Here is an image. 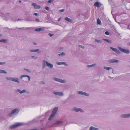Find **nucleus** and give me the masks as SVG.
<instances>
[{"label": "nucleus", "instance_id": "f257e3e1", "mask_svg": "<svg viewBox=\"0 0 130 130\" xmlns=\"http://www.w3.org/2000/svg\"><path fill=\"white\" fill-rule=\"evenodd\" d=\"M19 111V109L18 108L12 110L11 112L9 114V116L10 117H12L14 115L18 114Z\"/></svg>", "mask_w": 130, "mask_h": 130}, {"label": "nucleus", "instance_id": "f03ea898", "mask_svg": "<svg viewBox=\"0 0 130 130\" xmlns=\"http://www.w3.org/2000/svg\"><path fill=\"white\" fill-rule=\"evenodd\" d=\"M5 78L8 80L12 81L13 82L19 83V79L17 77H6Z\"/></svg>", "mask_w": 130, "mask_h": 130}, {"label": "nucleus", "instance_id": "7ed1b4c3", "mask_svg": "<svg viewBox=\"0 0 130 130\" xmlns=\"http://www.w3.org/2000/svg\"><path fill=\"white\" fill-rule=\"evenodd\" d=\"M118 48L120 51L122 52H123L126 54H128L130 53L129 50L128 49H126L125 48H123L119 46L118 47Z\"/></svg>", "mask_w": 130, "mask_h": 130}, {"label": "nucleus", "instance_id": "20e7f679", "mask_svg": "<svg viewBox=\"0 0 130 130\" xmlns=\"http://www.w3.org/2000/svg\"><path fill=\"white\" fill-rule=\"evenodd\" d=\"M53 79L56 81L60 82L62 83H64L66 82V81L65 80H63L61 79L56 77L54 78Z\"/></svg>", "mask_w": 130, "mask_h": 130}, {"label": "nucleus", "instance_id": "39448f33", "mask_svg": "<svg viewBox=\"0 0 130 130\" xmlns=\"http://www.w3.org/2000/svg\"><path fill=\"white\" fill-rule=\"evenodd\" d=\"M22 125V124L21 123H19L17 124L13 125L10 127V129L14 128L18 126H21Z\"/></svg>", "mask_w": 130, "mask_h": 130}, {"label": "nucleus", "instance_id": "423d86ee", "mask_svg": "<svg viewBox=\"0 0 130 130\" xmlns=\"http://www.w3.org/2000/svg\"><path fill=\"white\" fill-rule=\"evenodd\" d=\"M73 110L76 112L80 111V112H84L83 110L81 108H77L76 107H74L73 109Z\"/></svg>", "mask_w": 130, "mask_h": 130}, {"label": "nucleus", "instance_id": "0eeeda50", "mask_svg": "<svg viewBox=\"0 0 130 130\" xmlns=\"http://www.w3.org/2000/svg\"><path fill=\"white\" fill-rule=\"evenodd\" d=\"M77 93L82 95H85L86 96H89V94L86 93L85 92H83L82 91H77Z\"/></svg>", "mask_w": 130, "mask_h": 130}, {"label": "nucleus", "instance_id": "6e6552de", "mask_svg": "<svg viewBox=\"0 0 130 130\" xmlns=\"http://www.w3.org/2000/svg\"><path fill=\"white\" fill-rule=\"evenodd\" d=\"M110 48L113 51L115 52L116 53L118 54H120L121 53L116 48H114L111 47H110Z\"/></svg>", "mask_w": 130, "mask_h": 130}, {"label": "nucleus", "instance_id": "1a4fd4ad", "mask_svg": "<svg viewBox=\"0 0 130 130\" xmlns=\"http://www.w3.org/2000/svg\"><path fill=\"white\" fill-rule=\"evenodd\" d=\"M53 93L55 95L60 96H62L63 95V93L62 92H53Z\"/></svg>", "mask_w": 130, "mask_h": 130}, {"label": "nucleus", "instance_id": "9d476101", "mask_svg": "<svg viewBox=\"0 0 130 130\" xmlns=\"http://www.w3.org/2000/svg\"><path fill=\"white\" fill-rule=\"evenodd\" d=\"M108 62L110 63H117L119 62L118 60L116 59H111L109 60Z\"/></svg>", "mask_w": 130, "mask_h": 130}, {"label": "nucleus", "instance_id": "9b49d317", "mask_svg": "<svg viewBox=\"0 0 130 130\" xmlns=\"http://www.w3.org/2000/svg\"><path fill=\"white\" fill-rule=\"evenodd\" d=\"M47 61L44 60H42V69H44L46 67V65H47Z\"/></svg>", "mask_w": 130, "mask_h": 130}, {"label": "nucleus", "instance_id": "f8f14e48", "mask_svg": "<svg viewBox=\"0 0 130 130\" xmlns=\"http://www.w3.org/2000/svg\"><path fill=\"white\" fill-rule=\"evenodd\" d=\"M32 5L34 6V8L35 9H39L41 7V6L40 5H38L36 4L35 3H33L32 4Z\"/></svg>", "mask_w": 130, "mask_h": 130}, {"label": "nucleus", "instance_id": "ddd939ff", "mask_svg": "<svg viewBox=\"0 0 130 130\" xmlns=\"http://www.w3.org/2000/svg\"><path fill=\"white\" fill-rule=\"evenodd\" d=\"M17 91L18 92L22 94L26 92L27 91L25 89H24L22 90H21L19 89H18L17 90Z\"/></svg>", "mask_w": 130, "mask_h": 130}, {"label": "nucleus", "instance_id": "4468645a", "mask_svg": "<svg viewBox=\"0 0 130 130\" xmlns=\"http://www.w3.org/2000/svg\"><path fill=\"white\" fill-rule=\"evenodd\" d=\"M56 63L58 65H60L61 64H64L65 66H68V64L64 62H56Z\"/></svg>", "mask_w": 130, "mask_h": 130}, {"label": "nucleus", "instance_id": "2eb2a0df", "mask_svg": "<svg viewBox=\"0 0 130 130\" xmlns=\"http://www.w3.org/2000/svg\"><path fill=\"white\" fill-rule=\"evenodd\" d=\"M27 77L28 78V81L30 80L31 78L30 77L27 75H22L20 77V78L22 79L23 77Z\"/></svg>", "mask_w": 130, "mask_h": 130}, {"label": "nucleus", "instance_id": "dca6fc26", "mask_svg": "<svg viewBox=\"0 0 130 130\" xmlns=\"http://www.w3.org/2000/svg\"><path fill=\"white\" fill-rule=\"evenodd\" d=\"M103 68L104 69L107 70H109L110 69L111 70H112L111 72L112 73H113V69L112 68L109 67H106L104 66V67Z\"/></svg>", "mask_w": 130, "mask_h": 130}, {"label": "nucleus", "instance_id": "f3484780", "mask_svg": "<svg viewBox=\"0 0 130 130\" xmlns=\"http://www.w3.org/2000/svg\"><path fill=\"white\" fill-rule=\"evenodd\" d=\"M39 51V49H37L36 50H30V52L34 53L37 52L38 53H39L40 52Z\"/></svg>", "mask_w": 130, "mask_h": 130}, {"label": "nucleus", "instance_id": "a211bd4d", "mask_svg": "<svg viewBox=\"0 0 130 130\" xmlns=\"http://www.w3.org/2000/svg\"><path fill=\"white\" fill-rule=\"evenodd\" d=\"M58 109V108L57 107H55L53 109L52 112V113L54 115L55 114Z\"/></svg>", "mask_w": 130, "mask_h": 130}, {"label": "nucleus", "instance_id": "6ab92c4d", "mask_svg": "<svg viewBox=\"0 0 130 130\" xmlns=\"http://www.w3.org/2000/svg\"><path fill=\"white\" fill-rule=\"evenodd\" d=\"M94 5L98 7H99L101 6V4L100 3L97 2L94 3Z\"/></svg>", "mask_w": 130, "mask_h": 130}, {"label": "nucleus", "instance_id": "aec40b11", "mask_svg": "<svg viewBox=\"0 0 130 130\" xmlns=\"http://www.w3.org/2000/svg\"><path fill=\"white\" fill-rule=\"evenodd\" d=\"M120 117L121 118H128L127 114H123L120 115Z\"/></svg>", "mask_w": 130, "mask_h": 130}, {"label": "nucleus", "instance_id": "412c9836", "mask_svg": "<svg viewBox=\"0 0 130 130\" xmlns=\"http://www.w3.org/2000/svg\"><path fill=\"white\" fill-rule=\"evenodd\" d=\"M46 66L50 69L52 68L53 67V65L52 64H51L48 62L47 63Z\"/></svg>", "mask_w": 130, "mask_h": 130}, {"label": "nucleus", "instance_id": "4be33fe9", "mask_svg": "<svg viewBox=\"0 0 130 130\" xmlns=\"http://www.w3.org/2000/svg\"><path fill=\"white\" fill-rule=\"evenodd\" d=\"M57 123L59 125H64V122L63 121H57Z\"/></svg>", "mask_w": 130, "mask_h": 130}, {"label": "nucleus", "instance_id": "5701e85b", "mask_svg": "<svg viewBox=\"0 0 130 130\" xmlns=\"http://www.w3.org/2000/svg\"><path fill=\"white\" fill-rule=\"evenodd\" d=\"M44 30V28H39L36 29L35 30L37 32H40V31H43Z\"/></svg>", "mask_w": 130, "mask_h": 130}, {"label": "nucleus", "instance_id": "b1692460", "mask_svg": "<svg viewBox=\"0 0 130 130\" xmlns=\"http://www.w3.org/2000/svg\"><path fill=\"white\" fill-rule=\"evenodd\" d=\"M55 115L51 113V114L50 115L49 117L48 118V120H51L54 116Z\"/></svg>", "mask_w": 130, "mask_h": 130}, {"label": "nucleus", "instance_id": "393cba45", "mask_svg": "<svg viewBox=\"0 0 130 130\" xmlns=\"http://www.w3.org/2000/svg\"><path fill=\"white\" fill-rule=\"evenodd\" d=\"M89 130H99V129L93 126H91L90 127Z\"/></svg>", "mask_w": 130, "mask_h": 130}, {"label": "nucleus", "instance_id": "a878e982", "mask_svg": "<svg viewBox=\"0 0 130 130\" xmlns=\"http://www.w3.org/2000/svg\"><path fill=\"white\" fill-rule=\"evenodd\" d=\"M96 65V63H94L91 65H88L87 66V67L89 68H91L92 67H95Z\"/></svg>", "mask_w": 130, "mask_h": 130}, {"label": "nucleus", "instance_id": "bb28decb", "mask_svg": "<svg viewBox=\"0 0 130 130\" xmlns=\"http://www.w3.org/2000/svg\"><path fill=\"white\" fill-rule=\"evenodd\" d=\"M65 20L69 22H71L72 21V20L71 19L67 17L65 18Z\"/></svg>", "mask_w": 130, "mask_h": 130}, {"label": "nucleus", "instance_id": "cd10ccee", "mask_svg": "<svg viewBox=\"0 0 130 130\" xmlns=\"http://www.w3.org/2000/svg\"><path fill=\"white\" fill-rule=\"evenodd\" d=\"M103 40L110 43H111V41L110 40H109L107 39H103Z\"/></svg>", "mask_w": 130, "mask_h": 130}, {"label": "nucleus", "instance_id": "c85d7f7f", "mask_svg": "<svg viewBox=\"0 0 130 130\" xmlns=\"http://www.w3.org/2000/svg\"><path fill=\"white\" fill-rule=\"evenodd\" d=\"M2 73L6 74L7 73V72L5 70H1V74Z\"/></svg>", "mask_w": 130, "mask_h": 130}, {"label": "nucleus", "instance_id": "c756f323", "mask_svg": "<svg viewBox=\"0 0 130 130\" xmlns=\"http://www.w3.org/2000/svg\"><path fill=\"white\" fill-rule=\"evenodd\" d=\"M97 23L98 24H101V21L99 18L97 20Z\"/></svg>", "mask_w": 130, "mask_h": 130}, {"label": "nucleus", "instance_id": "7c9ffc66", "mask_svg": "<svg viewBox=\"0 0 130 130\" xmlns=\"http://www.w3.org/2000/svg\"><path fill=\"white\" fill-rule=\"evenodd\" d=\"M95 40L96 42H97L100 43H101L102 42V41L100 40H97V39H95Z\"/></svg>", "mask_w": 130, "mask_h": 130}, {"label": "nucleus", "instance_id": "2f4dec72", "mask_svg": "<svg viewBox=\"0 0 130 130\" xmlns=\"http://www.w3.org/2000/svg\"><path fill=\"white\" fill-rule=\"evenodd\" d=\"M6 39H2L0 40V42H3L4 43H6Z\"/></svg>", "mask_w": 130, "mask_h": 130}, {"label": "nucleus", "instance_id": "473e14b6", "mask_svg": "<svg viewBox=\"0 0 130 130\" xmlns=\"http://www.w3.org/2000/svg\"><path fill=\"white\" fill-rule=\"evenodd\" d=\"M65 55V54L64 52H62L61 54H58V55L59 56H63V55Z\"/></svg>", "mask_w": 130, "mask_h": 130}, {"label": "nucleus", "instance_id": "72a5a7b5", "mask_svg": "<svg viewBox=\"0 0 130 130\" xmlns=\"http://www.w3.org/2000/svg\"><path fill=\"white\" fill-rule=\"evenodd\" d=\"M31 57L32 58L34 59H37L38 57H35L34 56H31Z\"/></svg>", "mask_w": 130, "mask_h": 130}, {"label": "nucleus", "instance_id": "f704fd0d", "mask_svg": "<svg viewBox=\"0 0 130 130\" xmlns=\"http://www.w3.org/2000/svg\"><path fill=\"white\" fill-rule=\"evenodd\" d=\"M24 70L27 71V72H31V71L30 70H29V69H24Z\"/></svg>", "mask_w": 130, "mask_h": 130}, {"label": "nucleus", "instance_id": "c9c22d12", "mask_svg": "<svg viewBox=\"0 0 130 130\" xmlns=\"http://www.w3.org/2000/svg\"><path fill=\"white\" fill-rule=\"evenodd\" d=\"M48 35L50 36V37H52L54 35V34H52L51 33H49L48 34Z\"/></svg>", "mask_w": 130, "mask_h": 130}, {"label": "nucleus", "instance_id": "e433bc0d", "mask_svg": "<svg viewBox=\"0 0 130 130\" xmlns=\"http://www.w3.org/2000/svg\"><path fill=\"white\" fill-rule=\"evenodd\" d=\"M105 34L107 35H109V32L107 31H106Z\"/></svg>", "mask_w": 130, "mask_h": 130}, {"label": "nucleus", "instance_id": "4c0bfd02", "mask_svg": "<svg viewBox=\"0 0 130 130\" xmlns=\"http://www.w3.org/2000/svg\"><path fill=\"white\" fill-rule=\"evenodd\" d=\"M64 9H61L59 10V11L60 12H63L64 11Z\"/></svg>", "mask_w": 130, "mask_h": 130}, {"label": "nucleus", "instance_id": "58836bf2", "mask_svg": "<svg viewBox=\"0 0 130 130\" xmlns=\"http://www.w3.org/2000/svg\"><path fill=\"white\" fill-rule=\"evenodd\" d=\"M5 62H0V65H3V64H5Z\"/></svg>", "mask_w": 130, "mask_h": 130}, {"label": "nucleus", "instance_id": "ea45409f", "mask_svg": "<svg viewBox=\"0 0 130 130\" xmlns=\"http://www.w3.org/2000/svg\"><path fill=\"white\" fill-rule=\"evenodd\" d=\"M127 28L130 30V24H128L127 26Z\"/></svg>", "mask_w": 130, "mask_h": 130}, {"label": "nucleus", "instance_id": "a19ab883", "mask_svg": "<svg viewBox=\"0 0 130 130\" xmlns=\"http://www.w3.org/2000/svg\"><path fill=\"white\" fill-rule=\"evenodd\" d=\"M78 46L79 47H81V48H84V46H83L81 45H79Z\"/></svg>", "mask_w": 130, "mask_h": 130}, {"label": "nucleus", "instance_id": "79ce46f5", "mask_svg": "<svg viewBox=\"0 0 130 130\" xmlns=\"http://www.w3.org/2000/svg\"><path fill=\"white\" fill-rule=\"evenodd\" d=\"M53 1V0H49L47 2L48 3H51Z\"/></svg>", "mask_w": 130, "mask_h": 130}, {"label": "nucleus", "instance_id": "37998d69", "mask_svg": "<svg viewBox=\"0 0 130 130\" xmlns=\"http://www.w3.org/2000/svg\"><path fill=\"white\" fill-rule=\"evenodd\" d=\"M35 20L37 22H39L40 21V20L38 19H35Z\"/></svg>", "mask_w": 130, "mask_h": 130}, {"label": "nucleus", "instance_id": "c03bdc74", "mask_svg": "<svg viewBox=\"0 0 130 130\" xmlns=\"http://www.w3.org/2000/svg\"><path fill=\"white\" fill-rule=\"evenodd\" d=\"M34 15L35 16H38L39 15V14L38 13H35L34 14Z\"/></svg>", "mask_w": 130, "mask_h": 130}, {"label": "nucleus", "instance_id": "a18cd8bd", "mask_svg": "<svg viewBox=\"0 0 130 130\" xmlns=\"http://www.w3.org/2000/svg\"><path fill=\"white\" fill-rule=\"evenodd\" d=\"M45 9L47 10H48L49 9V8L48 7H46L45 8Z\"/></svg>", "mask_w": 130, "mask_h": 130}, {"label": "nucleus", "instance_id": "49530a36", "mask_svg": "<svg viewBox=\"0 0 130 130\" xmlns=\"http://www.w3.org/2000/svg\"><path fill=\"white\" fill-rule=\"evenodd\" d=\"M128 118L130 117V113L127 114Z\"/></svg>", "mask_w": 130, "mask_h": 130}, {"label": "nucleus", "instance_id": "de8ad7c7", "mask_svg": "<svg viewBox=\"0 0 130 130\" xmlns=\"http://www.w3.org/2000/svg\"><path fill=\"white\" fill-rule=\"evenodd\" d=\"M61 19V17H60L58 20V21H59Z\"/></svg>", "mask_w": 130, "mask_h": 130}, {"label": "nucleus", "instance_id": "09e8293b", "mask_svg": "<svg viewBox=\"0 0 130 130\" xmlns=\"http://www.w3.org/2000/svg\"><path fill=\"white\" fill-rule=\"evenodd\" d=\"M11 20H13V21H16V20H15L14 19H11Z\"/></svg>", "mask_w": 130, "mask_h": 130}, {"label": "nucleus", "instance_id": "8fccbe9b", "mask_svg": "<svg viewBox=\"0 0 130 130\" xmlns=\"http://www.w3.org/2000/svg\"><path fill=\"white\" fill-rule=\"evenodd\" d=\"M20 29H22V30H24L25 29V28L24 27L22 28H20Z\"/></svg>", "mask_w": 130, "mask_h": 130}, {"label": "nucleus", "instance_id": "3c124183", "mask_svg": "<svg viewBox=\"0 0 130 130\" xmlns=\"http://www.w3.org/2000/svg\"><path fill=\"white\" fill-rule=\"evenodd\" d=\"M21 19H18V21H21Z\"/></svg>", "mask_w": 130, "mask_h": 130}, {"label": "nucleus", "instance_id": "603ef678", "mask_svg": "<svg viewBox=\"0 0 130 130\" xmlns=\"http://www.w3.org/2000/svg\"><path fill=\"white\" fill-rule=\"evenodd\" d=\"M30 130H37L36 129H31Z\"/></svg>", "mask_w": 130, "mask_h": 130}, {"label": "nucleus", "instance_id": "864d4df0", "mask_svg": "<svg viewBox=\"0 0 130 130\" xmlns=\"http://www.w3.org/2000/svg\"><path fill=\"white\" fill-rule=\"evenodd\" d=\"M34 44H35V45H36V43H34Z\"/></svg>", "mask_w": 130, "mask_h": 130}, {"label": "nucleus", "instance_id": "5fc2aeb1", "mask_svg": "<svg viewBox=\"0 0 130 130\" xmlns=\"http://www.w3.org/2000/svg\"><path fill=\"white\" fill-rule=\"evenodd\" d=\"M21 2H22V1H19V2L20 3H21Z\"/></svg>", "mask_w": 130, "mask_h": 130}, {"label": "nucleus", "instance_id": "6e6d98bb", "mask_svg": "<svg viewBox=\"0 0 130 130\" xmlns=\"http://www.w3.org/2000/svg\"><path fill=\"white\" fill-rule=\"evenodd\" d=\"M1 69H0V73H1Z\"/></svg>", "mask_w": 130, "mask_h": 130}, {"label": "nucleus", "instance_id": "4d7b16f0", "mask_svg": "<svg viewBox=\"0 0 130 130\" xmlns=\"http://www.w3.org/2000/svg\"><path fill=\"white\" fill-rule=\"evenodd\" d=\"M2 36V35H0V37H1Z\"/></svg>", "mask_w": 130, "mask_h": 130}, {"label": "nucleus", "instance_id": "13d9d810", "mask_svg": "<svg viewBox=\"0 0 130 130\" xmlns=\"http://www.w3.org/2000/svg\"><path fill=\"white\" fill-rule=\"evenodd\" d=\"M62 49V48H61V47H60V49Z\"/></svg>", "mask_w": 130, "mask_h": 130}, {"label": "nucleus", "instance_id": "bf43d9fd", "mask_svg": "<svg viewBox=\"0 0 130 130\" xmlns=\"http://www.w3.org/2000/svg\"><path fill=\"white\" fill-rule=\"evenodd\" d=\"M62 49V48H61V47H60V49Z\"/></svg>", "mask_w": 130, "mask_h": 130}, {"label": "nucleus", "instance_id": "052dcab7", "mask_svg": "<svg viewBox=\"0 0 130 130\" xmlns=\"http://www.w3.org/2000/svg\"><path fill=\"white\" fill-rule=\"evenodd\" d=\"M62 49V48H61V47H60V49Z\"/></svg>", "mask_w": 130, "mask_h": 130}, {"label": "nucleus", "instance_id": "680f3d73", "mask_svg": "<svg viewBox=\"0 0 130 130\" xmlns=\"http://www.w3.org/2000/svg\"><path fill=\"white\" fill-rule=\"evenodd\" d=\"M90 0V1H92V0Z\"/></svg>", "mask_w": 130, "mask_h": 130}]
</instances>
